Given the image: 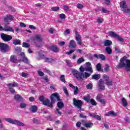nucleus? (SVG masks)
I'll return each instance as SVG.
<instances>
[{
	"label": "nucleus",
	"instance_id": "1",
	"mask_svg": "<svg viewBox=\"0 0 130 130\" xmlns=\"http://www.w3.org/2000/svg\"><path fill=\"white\" fill-rule=\"evenodd\" d=\"M51 99V102L49 100H48V99H46L44 100V101L43 102V104L44 105H46L48 106L49 107H52V104L56 101H60V98H59V96H58V93H54L52 94V95L50 96Z\"/></svg>",
	"mask_w": 130,
	"mask_h": 130
},
{
	"label": "nucleus",
	"instance_id": "2",
	"mask_svg": "<svg viewBox=\"0 0 130 130\" xmlns=\"http://www.w3.org/2000/svg\"><path fill=\"white\" fill-rule=\"evenodd\" d=\"M117 67L118 69L125 68L126 72H130V60L127 59L126 56H123L120 59V62Z\"/></svg>",
	"mask_w": 130,
	"mask_h": 130
},
{
	"label": "nucleus",
	"instance_id": "3",
	"mask_svg": "<svg viewBox=\"0 0 130 130\" xmlns=\"http://www.w3.org/2000/svg\"><path fill=\"white\" fill-rule=\"evenodd\" d=\"M5 119L6 121L9 122V123H12V124H15L16 125H19L20 126H24L25 125V124L16 119H13L11 118H5Z\"/></svg>",
	"mask_w": 130,
	"mask_h": 130
},
{
	"label": "nucleus",
	"instance_id": "4",
	"mask_svg": "<svg viewBox=\"0 0 130 130\" xmlns=\"http://www.w3.org/2000/svg\"><path fill=\"white\" fill-rule=\"evenodd\" d=\"M86 66L84 68L83 66L80 67V71L82 72L81 73H83L85 71L86 72H89V73H93V70L92 69V65L90 62H87L86 63Z\"/></svg>",
	"mask_w": 130,
	"mask_h": 130
},
{
	"label": "nucleus",
	"instance_id": "5",
	"mask_svg": "<svg viewBox=\"0 0 130 130\" xmlns=\"http://www.w3.org/2000/svg\"><path fill=\"white\" fill-rule=\"evenodd\" d=\"M72 73L73 74V76L77 80L81 81V80H83V79H84V73L83 72H80L75 69H72Z\"/></svg>",
	"mask_w": 130,
	"mask_h": 130
},
{
	"label": "nucleus",
	"instance_id": "6",
	"mask_svg": "<svg viewBox=\"0 0 130 130\" xmlns=\"http://www.w3.org/2000/svg\"><path fill=\"white\" fill-rule=\"evenodd\" d=\"M120 7L123 12L124 13H129L130 9L127 7L126 5V3L125 1H123L120 3Z\"/></svg>",
	"mask_w": 130,
	"mask_h": 130
},
{
	"label": "nucleus",
	"instance_id": "7",
	"mask_svg": "<svg viewBox=\"0 0 130 130\" xmlns=\"http://www.w3.org/2000/svg\"><path fill=\"white\" fill-rule=\"evenodd\" d=\"M109 35L111 37H113V38H116V39H117L118 41H120V42H123V41H124L123 38H121L114 31H109Z\"/></svg>",
	"mask_w": 130,
	"mask_h": 130
},
{
	"label": "nucleus",
	"instance_id": "8",
	"mask_svg": "<svg viewBox=\"0 0 130 130\" xmlns=\"http://www.w3.org/2000/svg\"><path fill=\"white\" fill-rule=\"evenodd\" d=\"M83 101L80 100H76L75 98L73 99V104L77 107L78 109L81 110V108H82V105H83Z\"/></svg>",
	"mask_w": 130,
	"mask_h": 130
},
{
	"label": "nucleus",
	"instance_id": "9",
	"mask_svg": "<svg viewBox=\"0 0 130 130\" xmlns=\"http://www.w3.org/2000/svg\"><path fill=\"white\" fill-rule=\"evenodd\" d=\"M2 39L4 41H5L6 42H9L10 40H12L13 39V37L12 36L9 35H6L5 34H2L1 35Z\"/></svg>",
	"mask_w": 130,
	"mask_h": 130
},
{
	"label": "nucleus",
	"instance_id": "10",
	"mask_svg": "<svg viewBox=\"0 0 130 130\" xmlns=\"http://www.w3.org/2000/svg\"><path fill=\"white\" fill-rule=\"evenodd\" d=\"M8 49H9V45L4 43L0 45V50L2 52H7V51H8Z\"/></svg>",
	"mask_w": 130,
	"mask_h": 130
},
{
	"label": "nucleus",
	"instance_id": "11",
	"mask_svg": "<svg viewBox=\"0 0 130 130\" xmlns=\"http://www.w3.org/2000/svg\"><path fill=\"white\" fill-rule=\"evenodd\" d=\"M69 87L74 89V95H78V94H79L80 91L79 90V87H78V86H75L72 84L70 83Z\"/></svg>",
	"mask_w": 130,
	"mask_h": 130
},
{
	"label": "nucleus",
	"instance_id": "12",
	"mask_svg": "<svg viewBox=\"0 0 130 130\" xmlns=\"http://www.w3.org/2000/svg\"><path fill=\"white\" fill-rule=\"evenodd\" d=\"M4 31H5L6 32H13V33L14 32V28L10 27L8 24L5 25Z\"/></svg>",
	"mask_w": 130,
	"mask_h": 130
},
{
	"label": "nucleus",
	"instance_id": "13",
	"mask_svg": "<svg viewBox=\"0 0 130 130\" xmlns=\"http://www.w3.org/2000/svg\"><path fill=\"white\" fill-rule=\"evenodd\" d=\"M99 89L101 91H103V90H105V86H104V82H103L102 79H100L99 80Z\"/></svg>",
	"mask_w": 130,
	"mask_h": 130
},
{
	"label": "nucleus",
	"instance_id": "14",
	"mask_svg": "<svg viewBox=\"0 0 130 130\" xmlns=\"http://www.w3.org/2000/svg\"><path fill=\"white\" fill-rule=\"evenodd\" d=\"M40 57H42V58H44L45 62H53V61H54V59L50 58L45 57V56H44V54L40 55Z\"/></svg>",
	"mask_w": 130,
	"mask_h": 130
},
{
	"label": "nucleus",
	"instance_id": "15",
	"mask_svg": "<svg viewBox=\"0 0 130 130\" xmlns=\"http://www.w3.org/2000/svg\"><path fill=\"white\" fill-rule=\"evenodd\" d=\"M94 56L96 58H99L100 59H102V60H105V56L102 54H100L99 55L97 54H94Z\"/></svg>",
	"mask_w": 130,
	"mask_h": 130
},
{
	"label": "nucleus",
	"instance_id": "16",
	"mask_svg": "<svg viewBox=\"0 0 130 130\" xmlns=\"http://www.w3.org/2000/svg\"><path fill=\"white\" fill-rule=\"evenodd\" d=\"M10 61H11V62H13L14 63H18V62L17 57L14 55L11 56Z\"/></svg>",
	"mask_w": 130,
	"mask_h": 130
},
{
	"label": "nucleus",
	"instance_id": "17",
	"mask_svg": "<svg viewBox=\"0 0 130 130\" xmlns=\"http://www.w3.org/2000/svg\"><path fill=\"white\" fill-rule=\"evenodd\" d=\"M76 46L77 44H76V42L74 40H71L69 44V47L70 48H76Z\"/></svg>",
	"mask_w": 130,
	"mask_h": 130
},
{
	"label": "nucleus",
	"instance_id": "18",
	"mask_svg": "<svg viewBox=\"0 0 130 130\" xmlns=\"http://www.w3.org/2000/svg\"><path fill=\"white\" fill-rule=\"evenodd\" d=\"M21 60L23 61V62H25L26 63H28V58L25 56V53L24 52L21 53Z\"/></svg>",
	"mask_w": 130,
	"mask_h": 130
},
{
	"label": "nucleus",
	"instance_id": "19",
	"mask_svg": "<svg viewBox=\"0 0 130 130\" xmlns=\"http://www.w3.org/2000/svg\"><path fill=\"white\" fill-rule=\"evenodd\" d=\"M35 40H37V41H38L40 43L42 42V37L41 36V35H37L35 37Z\"/></svg>",
	"mask_w": 130,
	"mask_h": 130
},
{
	"label": "nucleus",
	"instance_id": "20",
	"mask_svg": "<svg viewBox=\"0 0 130 130\" xmlns=\"http://www.w3.org/2000/svg\"><path fill=\"white\" fill-rule=\"evenodd\" d=\"M14 19V17L12 15H7L5 18H4L5 22H9V21H12Z\"/></svg>",
	"mask_w": 130,
	"mask_h": 130
},
{
	"label": "nucleus",
	"instance_id": "21",
	"mask_svg": "<svg viewBox=\"0 0 130 130\" xmlns=\"http://www.w3.org/2000/svg\"><path fill=\"white\" fill-rule=\"evenodd\" d=\"M14 99H15L16 101H18V102L23 101V98L19 94H15L14 95Z\"/></svg>",
	"mask_w": 130,
	"mask_h": 130
},
{
	"label": "nucleus",
	"instance_id": "22",
	"mask_svg": "<svg viewBox=\"0 0 130 130\" xmlns=\"http://www.w3.org/2000/svg\"><path fill=\"white\" fill-rule=\"evenodd\" d=\"M50 49L52 51L54 52H58L59 49L56 46H52L50 47Z\"/></svg>",
	"mask_w": 130,
	"mask_h": 130
},
{
	"label": "nucleus",
	"instance_id": "23",
	"mask_svg": "<svg viewBox=\"0 0 130 130\" xmlns=\"http://www.w3.org/2000/svg\"><path fill=\"white\" fill-rule=\"evenodd\" d=\"M111 44H112V42L109 40H107L104 42L105 46H110Z\"/></svg>",
	"mask_w": 130,
	"mask_h": 130
},
{
	"label": "nucleus",
	"instance_id": "24",
	"mask_svg": "<svg viewBox=\"0 0 130 130\" xmlns=\"http://www.w3.org/2000/svg\"><path fill=\"white\" fill-rule=\"evenodd\" d=\"M121 102H122V105L124 107H126V106H127V101H126V100H125V99L122 98Z\"/></svg>",
	"mask_w": 130,
	"mask_h": 130
},
{
	"label": "nucleus",
	"instance_id": "25",
	"mask_svg": "<svg viewBox=\"0 0 130 130\" xmlns=\"http://www.w3.org/2000/svg\"><path fill=\"white\" fill-rule=\"evenodd\" d=\"M38 108L36 106H31L30 108V110L33 113H35L37 111Z\"/></svg>",
	"mask_w": 130,
	"mask_h": 130
},
{
	"label": "nucleus",
	"instance_id": "26",
	"mask_svg": "<svg viewBox=\"0 0 130 130\" xmlns=\"http://www.w3.org/2000/svg\"><path fill=\"white\" fill-rule=\"evenodd\" d=\"M93 123L91 122H88L87 123H84V125L85 127H89L91 128L92 126H93Z\"/></svg>",
	"mask_w": 130,
	"mask_h": 130
},
{
	"label": "nucleus",
	"instance_id": "27",
	"mask_svg": "<svg viewBox=\"0 0 130 130\" xmlns=\"http://www.w3.org/2000/svg\"><path fill=\"white\" fill-rule=\"evenodd\" d=\"M101 77L100 74H94L92 75V79L93 80H99Z\"/></svg>",
	"mask_w": 130,
	"mask_h": 130
},
{
	"label": "nucleus",
	"instance_id": "28",
	"mask_svg": "<svg viewBox=\"0 0 130 130\" xmlns=\"http://www.w3.org/2000/svg\"><path fill=\"white\" fill-rule=\"evenodd\" d=\"M84 100H85V101H86L87 102V103H90V101L91 100V98L90 97V95L89 94H87V96H84L83 98Z\"/></svg>",
	"mask_w": 130,
	"mask_h": 130
},
{
	"label": "nucleus",
	"instance_id": "29",
	"mask_svg": "<svg viewBox=\"0 0 130 130\" xmlns=\"http://www.w3.org/2000/svg\"><path fill=\"white\" fill-rule=\"evenodd\" d=\"M57 106L60 109L63 108V103H62L61 102H58V103L57 104Z\"/></svg>",
	"mask_w": 130,
	"mask_h": 130
},
{
	"label": "nucleus",
	"instance_id": "30",
	"mask_svg": "<svg viewBox=\"0 0 130 130\" xmlns=\"http://www.w3.org/2000/svg\"><path fill=\"white\" fill-rule=\"evenodd\" d=\"M8 87H18V83L16 82H13L12 83H9L7 84Z\"/></svg>",
	"mask_w": 130,
	"mask_h": 130
},
{
	"label": "nucleus",
	"instance_id": "31",
	"mask_svg": "<svg viewBox=\"0 0 130 130\" xmlns=\"http://www.w3.org/2000/svg\"><path fill=\"white\" fill-rule=\"evenodd\" d=\"M106 51L108 53V54H111V53L112 52V50H111V48L109 47H107L106 48Z\"/></svg>",
	"mask_w": 130,
	"mask_h": 130
},
{
	"label": "nucleus",
	"instance_id": "32",
	"mask_svg": "<svg viewBox=\"0 0 130 130\" xmlns=\"http://www.w3.org/2000/svg\"><path fill=\"white\" fill-rule=\"evenodd\" d=\"M13 44L14 45H19V44H21V41L20 40H13Z\"/></svg>",
	"mask_w": 130,
	"mask_h": 130
},
{
	"label": "nucleus",
	"instance_id": "33",
	"mask_svg": "<svg viewBox=\"0 0 130 130\" xmlns=\"http://www.w3.org/2000/svg\"><path fill=\"white\" fill-rule=\"evenodd\" d=\"M84 61H85V59H84V57H82L78 59L77 63L80 64V63H82V62H84Z\"/></svg>",
	"mask_w": 130,
	"mask_h": 130
},
{
	"label": "nucleus",
	"instance_id": "34",
	"mask_svg": "<svg viewBox=\"0 0 130 130\" xmlns=\"http://www.w3.org/2000/svg\"><path fill=\"white\" fill-rule=\"evenodd\" d=\"M106 84L108 85L109 88H110V86H112V81L109 80L106 82Z\"/></svg>",
	"mask_w": 130,
	"mask_h": 130
},
{
	"label": "nucleus",
	"instance_id": "35",
	"mask_svg": "<svg viewBox=\"0 0 130 130\" xmlns=\"http://www.w3.org/2000/svg\"><path fill=\"white\" fill-rule=\"evenodd\" d=\"M63 91L64 94H66V95H67V96H69V91H68V89L67 88V87L64 86H63Z\"/></svg>",
	"mask_w": 130,
	"mask_h": 130
},
{
	"label": "nucleus",
	"instance_id": "36",
	"mask_svg": "<svg viewBox=\"0 0 130 130\" xmlns=\"http://www.w3.org/2000/svg\"><path fill=\"white\" fill-rule=\"evenodd\" d=\"M90 102L92 105H93V106H96V105H97V103L94 99H91Z\"/></svg>",
	"mask_w": 130,
	"mask_h": 130
},
{
	"label": "nucleus",
	"instance_id": "37",
	"mask_svg": "<svg viewBox=\"0 0 130 130\" xmlns=\"http://www.w3.org/2000/svg\"><path fill=\"white\" fill-rule=\"evenodd\" d=\"M22 47H25V48H29V47H30V44H28V43L23 42Z\"/></svg>",
	"mask_w": 130,
	"mask_h": 130
},
{
	"label": "nucleus",
	"instance_id": "38",
	"mask_svg": "<svg viewBox=\"0 0 130 130\" xmlns=\"http://www.w3.org/2000/svg\"><path fill=\"white\" fill-rule=\"evenodd\" d=\"M75 38H76V40L81 39V36H80L78 31L75 32Z\"/></svg>",
	"mask_w": 130,
	"mask_h": 130
},
{
	"label": "nucleus",
	"instance_id": "39",
	"mask_svg": "<svg viewBox=\"0 0 130 130\" xmlns=\"http://www.w3.org/2000/svg\"><path fill=\"white\" fill-rule=\"evenodd\" d=\"M96 70L98 71V72H100L101 71L102 67H101V63H98L96 66Z\"/></svg>",
	"mask_w": 130,
	"mask_h": 130
},
{
	"label": "nucleus",
	"instance_id": "40",
	"mask_svg": "<svg viewBox=\"0 0 130 130\" xmlns=\"http://www.w3.org/2000/svg\"><path fill=\"white\" fill-rule=\"evenodd\" d=\"M60 80L61 82H63V83H67V81H66V78H64V75H61L60 77Z\"/></svg>",
	"mask_w": 130,
	"mask_h": 130
},
{
	"label": "nucleus",
	"instance_id": "41",
	"mask_svg": "<svg viewBox=\"0 0 130 130\" xmlns=\"http://www.w3.org/2000/svg\"><path fill=\"white\" fill-rule=\"evenodd\" d=\"M59 17L60 19H61L62 20H64V19H66V14L63 13L60 14L59 15Z\"/></svg>",
	"mask_w": 130,
	"mask_h": 130
},
{
	"label": "nucleus",
	"instance_id": "42",
	"mask_svg": "<svg viewBox=\"0 0 130 130\" xmlns=\"http://www.w3.org/2000/svg\"><path fill=\"white\" fill-rule=\"evenodd\" d=\"M19 107H20V108H26L27 105L24 103H22L19 105Z\"/></svg>",
	"mask_w": 130,
	"mask_h": 130
},
{
	"label": "nucleus",
	"instance_id": "43",
	"mask_svg": "<svg viewBox=\"0 0 130 130\" xmlns=\"http://www.w3.org/2000/svg\"><path fill=\"white\" fill-rule=\"evenodd\" d=\"M103 78L106 81V82L109 80V77L106 74L103 75Z\"/></svg>",
	"mask_w": 130,
	"mask_h": 130
},
{
	"label": "nucleus",
	"instance_id": "44",
	"mask_svg": "<svg viewBox=\"0 0 130 130\" xmlns=\"http://www.w3.org/2000/svg\"><path fill=\"white\" fill-rule=\"evenodd\" d=\"M105 72H109V65L108 64H106L105 65V67L104 68Z\"/></svg>",
	"mask_w": 130,
	"mask_h": 130
},
{
	"label": "nucleus",
	"instance_id": "45",
	"mask_svg": "<svg viewBox=\"0 0 130 130\" xmlns=\"http://www.w3.org/2000/svg\"><path fill=\"white\" fill-rule=\"evenodd\" d=\"M93 88V84L90 83L86 85L87 89H92Z\"/></svg>",
	"mask_w": 130,
	"mask_h": 130
},
{
	"label": "nucleus",
	"instance_id": "46",
	"mask_svg": "<svg viewBox=\"0 0 130 130\" xmlns=\"http://www.w3.org/2000/svg\"><path fill=\"white\" fill-rule=\"evenodd\" d=\"M52 11L53 12H57V11H58L59 10V7H52L51 8Z\"/></svg>",
	"mask_w": 130,
	"mask_h": 130
},
{
	"label": "nucleus",
	"instance_id": "47",
	"mask_svg": "<svg viewBox=\"0 0 130 130\" xmlns=\"http://www.w3.org/2000/svg\"><path fill=\"white\" fill-rule=\"evenodd\" d=\"M90 76H91V74L90 73H88L87 72H85L84 74V78H89V77H90Z\"/></svg>",
	"mask_w": 130,
	"mask_h": 130
},
{
	"label": "nucleus",
	"instance_id": "48",
	"mask_svg": "<svg viewBox=\"0 0 130 130\" xmlns=\"http://www.w3.org/2000/svg\"><path fill=\"white\" fill-rule=\"evenodd\" d=\"M63 10H64V11H68L70 10V7L67 5H64L63 6Z\"/></svg>",
	"mask_w": 130,
	"mask_h": 130
},
{
	"label": "nucleus",
	"instance_id": "49",
	"mask_svg": "<svg viewBox=\"0 0 130 130\" xmlns=\"http://www.w3.org/2000/svg\"><path fill=\"white\" fill-rule=\"evenodd\" d=\"M110 115H111V116H116L117 114L113 111H110Z\"/></svg>",
	"mask_w": 130,
	"mask_h": 130
},
{
	"label": "nucleus",
	"instance_id": "50",
	"mask_svg": "<svg viewBox=\"0 0 130 130\" xmlns=\"http://www.w3.org/2000/svg\"><path fill=\"white\" fill-rule=\"evenodd\" d=\"M94 118H95V119H97L98 120H101V117H100L98 115H94L93 116Z\"/></svg>",
	"mask_w": 130,
	"mask_h": 130
},
{
	"label": "nucleus",
	"instance_id": "51",
	"mask_svg": "<svg viewBox=\"0 0 130 130\" xmlns=\"http://www.w3.org/2000/svg\"><path fill=\"white\" fill-rule=\"evenodd\" d=\"M77 8L78 9L82 10V9H83V8H84V6H83V5H82V4H78L77 5Z\"/></svg>",
	"mask_w": 130,
	"mask_h": 130
},
{
	"label": "nucleus",
	"instance_id": "52",
	"mask_svg": "<svg viewBox=\"0 0 130 130\" xmlns=\"http://www.w3.org/2000/svg\"><path fill=\"white\" fill-rule=\"evenodd\" d=\"M64 35H68V34H71V30L70 29H67L64 32Z\"/></svg>",
	"mask_w": 130,
	"mask_h": 130
},
{
	"label": "nucleus",
	"instance_id": "53",
	"mask_svg": "<svg viewBox=\"0 0 130 130\" xmlns=\"http://www.w3.org/2000/svg\"><path fill=\"white\" fill-rule=\"evenodd\" d=\"M38 74L40 77H43L44 76V73L41 71H38Z\"/></svg>",
	"mask_w": 130,
	"mask_h": 130
},
{
	"label": "nucleus",
	"instance_id": "54",
	"mask_svg": "<svg viewBox=\"0 0 130 130\" xmlns=\"http://www.w3.org/2000/svg\"><path fill=\"white\" fill-rule=\"evenodd\" d=\"M76 41L79 45H82V44H83V42H82V40L81 39L79 40H76Z\"/></svg>",
	"mask_w": 130,
	"mask_h": 130
},
{
	"label": "nucleus",
	"instance_id": "55",
	"mask_svg": "<svg viewBox=\"0 0 130 130\" xmlns=\"http://www.w3.org/2000/svg\"><path fill=\"white\" fill-rule=\"evenodd\" d=\"M39 100L40 101H41V102H43L44 101V96H43V95H41L40 97H39Z\"/></svg>",
	"mask_w": 130,
	"mask_h": 130
},
{
	"label": "nucleus",
	"instance_id": "56",
	"mask_svg": "<svg viewBox=\"0 0 130 130\" xmlns=\"http://www.w3.org/2000/svg\"><path fill=\"white\" fill-rule=\"evenodd\" d=\"M99 102H100L102 103V104H106V101H105V100L103 99H102L101 100H100Z\"/></svg>",
	"mask_w": 130,
	"mask_h": 130
},
{
	"label": "nucleus",
	"instance_id": "57",
	"mask_svg": "<svg viewBox=\"0 0 130 130\" xmlns=\"http://www.w3.org/2000/svg\"><path fill=\"white\" fill-rule=\"evenodd\" d=\"M58 44L60 46H63V45H64V44H66V42H64V41L60 42L58 43Z\"/></svg>",
	"mask_w": 130,
	"mask_h": 130
},
{
	"label": "nucleus",
	"instance_id": "58",
	"mask_svg": "<svg viewBox=\"0 0 130 130\" xmlns=\"http://www.w3.org/2000/svg\"><path fill=\"white\" fill-rule=\"evenodd\" d=\"M74 52L75 50H71L70 51L66 52V54H68V55H70V54H72V53Z\"/></svg>",
	"mask_w": 130,
	"mask_h": 130
},
{
	"label": "nucleus",
	"instance_id": "59",
	"mask_svg": "<svg viewBox=\"0 0 130 130\" xmlns=\"http://www.w3.org/2000/svg\"><path fill=\"white\" fill-rule=\"evenodd\" d=\"M102 11L103 13H104L105 14H107V13H109L108 10H106V9L104 8H102Z\"/></svg>",
	"mask_w": 130,
	"mask_h": 130
},
{
	"label": "nucleus",
	"instance_id": "60",
	"mask_svg": "<svg viewBox=\"0 0 130 130\" xmlns=\"http://www.w3.org/2000/svg\"><path fill=\"white\" fill-rule=\"evenodd\" d=\"M96 99L97 100V101H100V100H101V94H98L96 98Z\"/></svg>",
	"mask_w": 130,
	"mask_h": 130
},
{
	"label": "nucleus",
	"instance_id": "61",
	"mask_svg": "<svg viewBox=\"0 0 130 130\" xmlns=\"http://www.w3.org/2000/svg\"><path fill=\"white\" fill-rule=\"evenodd\" d=\"M9 91H10V92H11V93H12V94H13V93H15V92H16V90H15L14 89V88H11V87H10V88H9Z\"/></svg>",
	"mask_w": 130,
	"mask_h": 130
},
{
	"label": "nucleus",
	"instance_id": "62",
	"mask_svg": "<svg viewBox=\"0 0 130 130\" xmlns=\"http://www.w3.org/2000/svg\"><path fill=\"white\" fill-rule=\"evenodd\" d=\"M29 28H30V29H32L33 30H36V27L34 26L33 25H29Z\"/></svg>",
	"mask_w": 130,
	"mask_h": 130
},
{
	"label": "nucleus",
	"instance_id": "63",
	"mask_svg": "<svg viewBox=\"0 0 130 130\" xmlns=\"http://www.w3.org/2000/svg\"><path fill=\"white\" fill-rule=\"evenodd\" d=\"M29 100L30 102H33L34 100H35V98H34L33 96H30L29 98Z\"/></svg>",
	"mask_w": 130,
	"mask_h": 130
},
{
	"label": "nucleus",
	"instance_id": "64",
	"mask_svg": "<svg viewBox=\"0 0 130 130\" xmlns=\"http://www.w3.org/2000/svg\"><path fill=\"white\" fill-rule=\"evenodd\" d=\"M105 3L106 5L108 6L110 4V0H105Z\"/></svg>",
	"mask_w": 130,
	"mask_h": 130
}]
</instances>
